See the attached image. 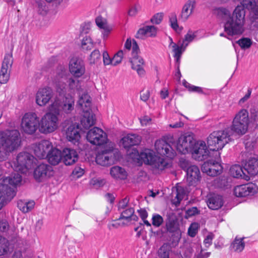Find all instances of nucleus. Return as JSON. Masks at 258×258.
<instances>
[{
    "instance_id": "nucleus-1",
    "label": "nucleus",
    "mask_w": 258,
    "mask_h": 258,
    "mask_svg": "<svg viewBox=\"0 0 258 258\" xmlns=\"http://www.w3.org/2000/svg\"><path fill=\"white\" fill-rule=\"evenodd\" d=\"M242 6H238L231 17L230 11L224 8L218 9L219 15L228 18L224 24L225 32L230 36L241 34L244 31L245 12L244 8L250 10L254 19H258V3L255 0H241Z\"/></svg>"
},
{
    "instance_id": "nucleus-2",
    "label": "nucleus",
    "mask_w": 258,
    "mask_h": 258,
    "mask_svg": "<svg viewBox=\"0 0 258 258\" xmlns=\"http://www.w3.org/2000/svg\"><path fill=\"white\" fill-rule=\"evenodd\" d=\"M69 76L66 69L59 66L56 70L53 79L56 92L59 96L61 95H72L74 96L76 93L81 89L80 81Z\"/></svg>"
},
{
    "instance_id": "nucleus-3",
    "label": "nucleus",
    "mask_w": 258,
    "mask_h": 258,
    "mask_svg": "<svg viewBox=\"0 0 258 258\" xmlns=\"http://www.w3.org/2000/svg\"><path fill=\"white\" fill-rule=\"evenodd\" d=\"M130 157L137 163L142 164L144 162L158 172L163 170L168 166L164 159L156 155L154 151L150 149H145L140 153L133 149L132 152L130 153Z\"/></svg>"
},
{
    "instance_id": "nucleus-4",
    "label": "nucleus",
    "mask_w": 258,
    "mask_h": 258,
    "mask_svg": "<svg viewBox=\"0 0 258 258\" xmlns=\"http://www.w3.org/2000/svg\"><path fill=\"white\" fill-rule=\"evenodd\" d=\"M21 142L20 134L17 130L0 132V161L6 160L20 146Z\"/></svg>"
},
{
    "instance_id": "nucleus-5",
    "label": "nucleus",
    "mask_w": 258,
    "mask_h": 258,
    "mask_svg": "<svg viewBox=\"0 0 258 258\" xmlns=\"http://www.w3.org/2000/svg\"><path fill=\"white\" fill-rule=\"evenodd\" d=\"M232 133L230 128L213 132L208 138V145L209 149L213 151L222 149L227 144L233 141Z\"/></svg>"
},
{
    "instance_id": "nucleus-6",
    "label": "nucleus",
    "mask_w": 258,
    "mask_h": 258,
    "mask_svg": "<svg viewBox=\"0 0 258 258\" xmlns=\"http://www.w3.org/2000/svg\"><path fill=\"white\" fill-rule=\"evenodd\" d=\"M79 109L83 111L81 119V125L86 129L89 128L94 124V116L91 111V101L88 94H83L79 97L77 102Z\"/></svg>"
},
{
    "instance_id": "nucleus-7",
    "label": "nucleus",
    "mask_w": 258,
    "mask_h": 258,
    "mask_svg": "<svg viewBox=\"0 0 258 258\" xmlns=\"http://www.w3.org/2000/svg\"><path fill=\"white\" fill-rule=\"evenodd\" d=\"M59 124V117L51 112H47L39 121L38 128L40 133L48 134L56 131Z\"/></svg>"
},
{
    "instance_id": "nucleus-8",
    "label": "nucleus",
    "mask_w": 258,
    "mask_h": 258,
    "mask_svg": "<svg viewBox=\"0 0 258 258\" xmlns=\"http://www.w3.org/2000/svg\"><path fill=\"white\" fill-rule=\"evenodd\" d=\"M38 125V118L35 113H26L23 116L21 127L24 133L28 134H32L36 131Z\"/></svg>"
},
{
    "instance_id": "nucleus-9",
    "label": "nucleus",
    "mask_w": 258,
    "mask_h": 258,
    "mask_svg": "<svg viewBox=\"0 0 258 258\" xmlns=\"http://www.w3.org/2000/svg\"><path fill=\"white\" fill-rule=\"evenodd\" d=\"M117 160L115 153L113 151L112 143L108 144L107 149L99 152L96 155V162L102 166H109L114 164Z\"/></svg>"
},
{
    "instance_id": "nucleus-10",
    "label": "nucleus",
    "mask_w": 258,
    "mask_h": 258,
    "mask_svg": "<svg viewBox=\"0 0 258 258\" xmlns=\"http://www.w3.org/2000/svg\"><path fill=\"white\" fill-rule=\"evenodd\" d=\"M87 140L92 144L100 146L107 144L108 139L106 134L101 128L94 127L89 130L86 136Z\"/></svg>"
},
{
    "instance_id": "nucleus-11",
    "label": "nucleus",
    "mask_w": 258,
    "mask_h": 258,
    "mask_svg": "<svg viewBox=\"0 0 258 258\" xmlns=\"http://www.w3.org/2000/svg\"><path fill=\"white\" fill-rule=\"evenodd\" d=\"M195 141V139L191 135H183L178 138L174 146L176 150L181 154L190 153Z\"/></svg>"
},
{
    "instance_id": "nucleus-12",
    "label": "nucleus",
    "mask_w": 258,
    "mask_h": 258,
    "mask_svg": "<svg viewBox=\"0 0 258 258\" xmlns=\"http://www.w3.org/2000/svg\"><path fill=\"white\" fill-rule=\"evenodd\" d=\"M139 52V46L136 41H134L133 52L132 57L130 58V61L132 63V69L136 70L140 76H142L145 73V71L143 68L144 61L141 56L138 55Z\"/></svg>"
},
{
    "instance_id": "nucleus-13",
    "label": "nucleus",
    "mask_w": 258,
    "mask_h": 258,
    "mask_svg": "<svg viewBox=\"0 0 258 258\" xmlns=\"http://www.w3.org/2000/svg\"><path fill=\"white\" fill-rule=\"evenodd\" d=\"M54 171L53 168L47 164H40L34 172L35 179L39 182L47 180L53 176Z\"/></svg>"
},
{
    "instance_id": "nucleus-14",
    "label": "nucleus",
    "mask_w": 258,
    "mask_h": 258,
    "mask_svg": "<svg viewBox=\"0 0 258 258\" xmlns=\"http://www.w3.org/2000/svg\"><path fill=\"white\" fill-rule=\"evenodd\" d=\"M53 95V90L50 87L40 88L36 94V103L40 107L45 106L51 100Z\"/></svg>"
},
{
    "instance_id": "nucleus-15",
    "label": "nucleus",
    "mask_w": 258,
    "mask_h": 258,
    "mask_svg": "<svg viewBox=\"0 0 258 258\" xmlns=\"http://www.w3.org/2000/svg\"><path fill=\"white\" fill-rule=\"evenodd\" d=\"M69 69L75 78H80L85 73L86 68L83 60L77 57H72L69 61Z\"/></svg>"
},
{
    "instance_id": "nucleus-16",
    "label": "nucleus",
    "mask_w": 258,
    "mask_h": 258,
    "mask_svg": "<svg viewBox=\"0 0 258 258\" xmlns=\"http://www.w3.org/2000/svg\"><path fill=\"white\" fill-rule=\"evenodd\" d=\"M190 153L194 159L200 161L208 156L209 151L204 141L195 140Z\"/></svg>"
},
{
    "instance_id": "nucleus-17",
    "label": "nucleus",
    "mask_w": 258,
    "mask_h": 258,
    "mask_svg": "<svg viewBox=\"0 0 258 258\" xmlns=\"http://www.w3.org/2000/svg\"><path fill=\"white\" fill-rule=\"evenodd\" d=\"M95 23L101 33V38L104 41L106 40L113 30V25L101 16L96 18Z\"/></svg>"
},
{
    "instance_id": "nucleus-18",
    "label": "nucleus",
    "mask_w": 258,
    "mask_h": 258,
    "mask_svg": "<svg viewBox=\"0 0 258 258\" xmlns=\"http://www.w3.org/2000/svg\"><path fill=\"white\" fill-rule=\"evenodd\" d=\"M0 181V209L11 201L16 196V190L9 188Z\"/></svg>"
},
{
    "instance_id": "nucleus-19",
    "label": "nucleus",
    "mask_w": 258,
    "mask_h": 258,
    "mask_svg": "<svg viewBox=\"0 0 258 258\" xmlns=\"http://www.w3.org/2000/svg\"><path fill=\"white\" fill-rule=\"evenodd\" d=\"M155 149L159 154L169 158H173L175 155V152L171 146L162 139L156 141Z\"/></svg>"
},
{
    "instance_id": "nucleus-20",
    "label": "nucleus",
    "mask_w": 258,
    "mask_h": 258,
    "mask_svg": "<svg viewBox=\"0 0 258 258\" xmlns=\"http://www.w3.org/2000/svg\"><path fill=\"white\" fill-rule=\"evenodd\" d=\"M257 190V187L255 184L247 183L235 186L234 194L236 197H244L254 195Z\"/></svg>"
},
{
    "instance_id": "nucleus-21",
    "label": "nucleus",
    "mask_w": 258,
    "mask_h": 258,
    "mask_svg": "<svg viewBox=\"0 0 258 258\" xmlns=\"http://www.w3.org/2000/svg\"><path fill=\"white\" fill-rule=\"evenodd\" d=\"M202 170L208 175L215 176L222 171V167L218 161L209 160L203 164Z\"/></svg>"
},
{
    "instance_id": "nucleus-22",
    "label": "nucleus",
    "mask_w": 258,
    "mask_h": 258,
    "mask_svg": "<svg viewBox=\"0 0 258 258\" xmlns=\"http://www.w3.org/2000/svg\"><path fill=\"white\" fill-rule=\"evenodd\" d=\"M80 128L78 124L76 123L72 124L67 129L66 131V136L68 140L74 145H77L79 148L82 149L80 147L81 143L80 140L81 136L80 134Z\"/></svg>"
},
{
    "instance_id": "nucleus-23",
    "label": "nucleus",
    "mask_w": 258,
    "mask_h": 258,
    "mask_svg": "<svg viewBox=\"0 0 258 258\" xmlns=\"http://www.w3.org/2000/svg\"><path fill=\"white\" fill-rule=\"evenodd\" d=\"M186 180L190 185L196 186L201 179V173L199 168L196 165H190L186 169Z\"/></svg>"
},
{
    "instance_id": "nucleus-24",
    "label": "nucleus",
    "mask_w": 258,
    "mask_h": 258,
    "mask_svg": "<svg viewBox=\"0 0 258 258\" xmlns=\"http://www.w3.org/2000/svg\"><path fill=\"white\" fill-rule=\"evenodd\" d=\"M51 143L47 140L41 141L33 147L34 153L40 159L45 158L47 152L51 149Z\"/></svg>"
},
{
    "instance_id": "nucleus-25",
    "label": "nucleus",
    "mask_w": 258,
    "mask_h": 258,
    "mask_svg": "<svg viewBox=\"0 0 258 258\" xmlns=\"http://www.w3.org/2000/svg\"><path fill=\"white\" fill-rule=\"evenodd\" d=\"M197 0H188L182 7L179 18L183 21H187L194 12Z\"/></svg>"
},
{
    "instance_id": "nucleus-26",
    "label": "nucleus",
    "mask_w": 258,
    "mask_h": 258,
    "mask_svg": "<svg viewBox=\"0 0 258 258\" xmlns=\"http://www.w3.org/2000/svg\"><path fill=\"white\" fill-rule=\"evenodd\" d=\"M78 160V155L76 150L66 148L62 151V161L66 165H71Z\"/></svg>"
},
{
    "instance_id": "nucleus-27",
    "label": "nucleus",
    "mask_w": 258,
    "mask_h": 258,
    "mask_svg": "<svg viewBox=\"0 0 258 258\" xmlns=\"http://www.w3.org/2000/svg\"><path fill=\"white\" fill-rule=\"evenodd\" d=\"M48 162L51 165H57L62 160V152L53 147L51 144V149L47 152L46 157Z\"/></svg>"
},
{
    "instance_id": "nucleus-28",
    "label": "nucleus",
    "mask_w": 258,
    "mask_h": 258,
    "mask_svg": "<svg viewBox=\"0 0 258 258\" xmlns=\"http://www.w3.org/2000/svg\"><path fill=\"white\" fill-rule=\"evenodd\" d=\"M169 49L173 53V56L175 58L176 62L177 63H179L181 56L183 52L185 50L186 47L182 46V43L180 42L178 44L173 42L171 37H169Z\"/></svg>"
},
{
    "instance_id": "nucleus-29",
    "label": "nucleus",
    "mask_w": 258,
    "mask_h": 258,
    "mask_svg": "<svg viewBox=\"0 0 258 258\" xmlns=\"http://www.w3.org/2000/svg\"><path fill=\"white\" fill-rule=\"evenodd\" d=\"M61 96H63V99L62 104L61 105V109L64 113L70 114L74 109V96L70 94L61 95Z\"/></svg>"
},
{
    "instance_id": "nucleus-30",
    "label": "nucleus",
    "mask_w": 258,
    "mask_h": 258,
    "mask_svg": "<svg viewBox=\"0 0 258 258\" xmlns=\"http://www.w3.org/2000/svg\"><path fill=\"white\" fill-rule=\"evenodd\" d=\"M141 139V137L137 134H129L122 138L120 144L124 148H127L131 146L139 145Z\"/></svg>"
},
{
    "instance_id": "nucleus-31",
    "label": "nucleus",
    "mask_w": 258,
    "mask_h": 258,
    "mask_svg": "<svg viewBox=\"0 0 258 258\" xmlns=\"http://www.w3.org/2000/svg\"><path fill=\"white\" fill-rule=\"evenodd\" d=\"M156 34V27L154 26H145L138 30L136 34V37L144 39L146 37H154Z\"/></svg>"
},
{
    "instance_id": "nucleus-32",
    "label": "nucleus",
    "mask_w": 258,
    "mask_h": 258,
    "mask_svg": "<svg viewBox=\"0 0 258 258\" xmlns=\"http://www.w3.org/2000/svg\"><path fill=\"white\" fill-rule=\"evenodd\" d=\"M208 207L213 210L220 209L223 205L222 197L218 195H210L207 201Z\"/></svg>"
},
{
    "instance_id": "nucleus-33",
    "label": "nucleus",
    "mask_w": 258,
    "mask_h": 258,
    "mask_svg": "<svg viewBox=\"0 0 258 258\" xmlns=\"http://www.w3.org/2000/svg\"><path fill=\"white\" fill-rule=\"evenodd\" d=\"M249 124L240 122H232L231 128V133H233L239 136H242L245 134L248 128Z\"/></svg>"
},
{
    "instance_id": "nucleus-34",
    "label": "nucleus",
    "mask_w": 258,
    "mask_h": 258,
    "mask_svg": "<svg viewBox=\"0 0 258 258\" xmlns=\"http://www.w3.org/2000/svg\"><path fill=\"white\" fill-rule=\"evenodd\" d=\"M138 217L134 214V209L131 207H127L121 212L119 220H124L126 222L123 224H127L132 220L136 221Z\"/></svg>"
},
{
    "instance_id": "nucleus-35",
    "label": "nucleus",
    "mask_w": 258,
    "mask_h": 258,
    "mask_svg": "<svg viewBox=\"0 0 258 258\" xmlns=\"http://www.w3.org/2000/svg\"><path fill=\"white\" fill-rule=\"evenodd\" d=\"M244 170L250 175H254L258 172V160L249 159L244 165Z\"/></svg>"
},
{
    "instance_id": "nucleus-36",
    "label": "nucleus",
    "mask_w": 258,
    "mask_h": 258,
    "mask_svg": "<svg viewBox=\"0 0 258 258\" xmlns=\"http://www.w3.org/2000/svg\"><path fill=\"white\" fill-rule=\"evenodd\" d=\"M232 122L233 123H249L248 112L246 109H241L238 111L235 115Z\"/></svg>"
},
{
    "instance_id": "nucleus-37",
    "label": "nucleus",
    "mask_w": 258,
    "mask_h": 258,
    "mask_svg": "<svg viewBox=\"0 0 258 258\" xmlns=\"http://www.w3.org/2000/svg\"><path fill=\"white\" fill-rule=\"evenodd\" d=\"M33 201L19 200L17 202L18 209L23 213H26L31 211L34 207Z\"/></svg>"
},
{
    "instance_id": "nucleus-38",
    "label": "nucleus",
    "mask_w": 258,
    "mask_h": 258,
    "mask_svg": "<svg viewBox=\"0 0 258 258\" xmlns=\"http://www.w3.org/2000/svg\"><path fill=\"white\" fill-rule=\"evenodd\" d=\"M111 175L114 178L124 179L126 177L127 173L122 167L115 166L110 169Z\"/></svg>"
},
{
    "instance_id": "nucleus-39",
    "label": "nucleus",
    "mask_w": 258,
    "mask_h": 258,
    "mask_svg": "<svg viewBox=\"0 0 258 258\" xmlns=\"http://www.w3.org/2000/svg\"><path fill=\"white\" fill-rule=\"evenodd\" d=\"M61 104L59 99L55 97L51 102L48 107V112H51L54 114H57L59 117L60 112Z\"/></svg>"
},
{
    "instance_id": "nucleus-40",
    "label": "nucleus",
    "mask_w": 258,
    "mask_h": 258,
    "mask_svg": "<svg viewBox=\"0 0 258 258\" xmlns=\"http://www.w3.org/2000/svg\"><path fill=\"white\" fill-rule=\"evenodd\" d=\"M230 172L231 175L234 177H245V173L239 165L235 164L232 166L230 169Z\"/></svg>"
},
{
    "instance_id": "nucleus-41",
    "label": "nucleus",
    "mask_w": 258,
    "mask_h": 258,
    "mask_svg": "<svg viewBox=\"0 0 258 258\" xmlns=\"http://www.w3.org/2000/svg\"><path fill=\"white\" fill-rule=\"evenodd\" d=\"M176 197L173 200L172 203L177 206L179 205L180 201L185 197L186 191L182 186H179L176 188Z\"/></svg>"
},
{
    "instance_id": "nucleus-42",
    "label": "nucleus",
    "mask_w": 258,
    "mask_h": 258,
    "mask_svg": "<svg viewBox=\"0 0 258 258\" xmlns=\"http://www.w3.org/2000/svg\"><path fill=\"white\" fill-rule=\"evenodd\" d=\"M183 85L190 92H194L200 94H206L207 89L200 87L191 85L185 81L182 82Z\"/></svg>"
},
{
    "instance_id": "nucleus-43",
    "label": "nucleus",
    "mask_w": 258,
    "mask_h": 258,
    "mask_svg": "<svg viewBox=\"0 0 258 258\" xmlns=\"http://www.w3.org/2000/svg\"><path fill=\"white\" fill-rule=\"evenodd\" d=\"M9 250V242L8 240L0 236V255L6 254Z\"/></svg>"
},
{
    "instance_id": "nucleus-44",
    "label": "nucleus",
    "mask_w": 258,
    "mask_h": 258,
    "mask_svg": "<svg viewBox=\"0 0 258 258\" xmlns=\"http://www.w3.org/2000/svg\"><path fill=\"white\" fill-rule=\"evenodd\" d=\"M197 32L188 31L187 33L185 35L184 39L182 40V46H186L188 44L193 41L197 37Z\"/></svg>"
},
{
    "instance_id": "nucleus-45",
    "label": "nucleus",
    "mask_w": 258,
    "mask_h": 258,
    "mask_svg": "<svg viewBox=\"0 0 258 258\" xmlns=\"http://www.w3.org/2000/svg\"><path fill=\"white\" fill-rule=\"evenodd\" d=\"M16 227L13 226L10 227L7 221L0 222V232H7L8 234H12V233H16Z\"/></svg>"
},
{
    "instance_id": "nucleus-46",
    "label": "nucleus",
    "mask_w": 258,
    "mask_h": 258,
    "mask_svg": "<svg viewBox=\"0 0 258 258\" xmlns=\"http://www.w3.org/2000/svg\"><path fill=\"white\" fill-rule=\"evenodd\" d=\"M10 70L2 67L0 71V83H6L10 78Z\"/></svg>"
},
{
    "instance_id": "nucleus-47",
    "label": "nucleus",
    "mask_w": 258,
    "mask_h": 258,
    "mask_svg": "<svg viewBox=\"0 0 258 258\" xmlns=\"http://www.w3.org/2000/svg\"><path fill=\"white\" fill-rule=\"evenodd\" d=\"M94 45V43L90 36L85 37L82 41V47L84 50H90Z\"/></svg>"
},
{
    "instance_id": "nucleus-48",
    "label": "nucleus",
    "mask_w": 258,
    "mask_h": 258,
    "mask_svg": "<svg viewBox=\"0 0 258 258\" xmlns=\"http://www.w3.org/2000/svg\"><path fill=\"white\" fill-rule=\"evenodd\" d=\"M101 54L98 49H95L90 55L89 58V63L91 64L97 63L100 60Z\"/></svg>"
},
{
    "instance_id": "nucleus-49",
    "label": "nucleus",
    "mask_w": 258,
    "mask_h": 258,
    "mask_svg": "<svg viewBox=\"0 0 258 258\" xmlns=\"http://www.w3.org/2000/svg\"><path fill=\"white\" fill-rule=\"evenodd\" d=\"M245 244L242 238H236L232 244V248L236 252H241L244 247Z\"/></svg>"
},
{
    "instance_id": "nucleus-50",
    "label": "nucleus",
    "mask_w": 258,
    "mask_h": 258,
    "mask_svg": "<svg viewBox=\"0 0 258 258\" xmlns=\"http://www.w3.org/2000/svg\"><path fill=\"white\" fill-rule=\"evenodd\" d=\"M169 22L172 28L177 32H179L181 29L177 23L176 15L175 13H172L169 16Z\"/></svg>"
},
{
    "instance_id": "nucleus-51",
    "label": "nucleus",
    "mask_w": 258,
    "mask_h": 258,
    "mask_svg": "<svg viewBox=\"0 0 258 258\" xmlns=\"http://www.w3.org/2000/svg\"><path fill=\"white\" fill-rule=\"evenodd\" d=\"M13 57L12 55L10 53L6 54L5 55L2 67L5 68V69L11 70L13 64Z\"/></svg>"
},
{
    "instance_id": "nucleus-52",
    "label": "nucleus",
    "mask_w": 258,
    "mask_h": 258,
    "mask_svg": "<svg viewBox=\"0 0 258 258\" xmlns=\"http://www.w3.org/2000/svg\"><path fill=\"white\" fill-rule=\"evenodd\" d=\"M125 54V51L122 50L118 51L112 57L113 66H115L119 64L122 59L123 56Z\"/></svg>"
},
{
    "instance_id": "nucleus-53",
    "label": "nucleus",
    "mask_w": 258,
    "mask_h": 258,
    "mask_svg": "<svg viewBox=\"0 0 258 258\" xmlns=\"http://www.w3.org/2000/svg\"><path fill=\"white\" fill-rule=\"evenodd\" d=\"M199 229V224L198 223H192L188 229V235L191 237H194L197 234Z\"/></svg>"
},
{
    "instance_id": "nucleus-54",
    "label": "nucleus",
    "mask_w": 258,
    "mask_h": 258,
    "mask_svg": "<svg viewBox=\"0 0 258 258\" xmlns=\"http://www.w3.org/2000/svg\"><path fill=\"white\" fill-rule=\"evenodd\" d=\"M163 223V218L161 216L158 214H154L152 218V224L156 227H160Z\"/></svg>"
},
{
    "instance_id": "nucleus-55",
    "label": "nucleus",
    "mask_w": 258,
    "mask_h": 258,
    "mask_svg": "<svg viewBox=\"0 0 258 258\" xmlns=\"http://www.w3.org/2000/svg\"><path fill=\"white\" fill-rule=\"evenodd\" d=\"M237 43L242 49H247L250 47L252 44V41L250 39L248 38H243L237 41Z\"/></svg>"
},
{
    "instance_id": "nucleus-56",
    "label": "nucleus",
    "mask_w": 258,
    "mask_h": 258,
    "mask_svg": "<svg viewBox=\"0 0 258 258\" xmlns=\"http://www.w3.org/2000/svg\"><path fill=\"white\" fill-rule=\"evenodd\" d=\"M13 258H34V254L31 251H28L22 253L20 252H15Z\"/></svg>"
},
{
    "instance_id": "nucleus-57",
    "label": "nucleus",
    "mask_w": 258,
    "mask_h": 258,
    "mask_svg": "<svg viewBox=\"0 0 258 258\" xmlns=\"http://www.w3.org/2000/svg\"><path fill=\"white\" fill-rule=\"evenodd\" d=\"M36 9L37 12L41 15H44L47 11V7L45 3L43 1H39L36 3Z\"/></svg>"
},
{
    "instance_id": "nucleus-58",
    "label": "nucleus",
    "mask_w": 258,
    "mask_h": 258,
    "mask_svg": "<svg viewBox=\"0 0 258 258\" xmlns=\"http://www.w3.org/2000/svg\"><path fill=\"white\" fill-rule=\"evenodd\" d=\"M103 64L106 66H113L112 58H111L106 50H104L102 52Z\"/></svg>"
},
{
    "instance_id": "nucleus-59",
    "label": "nucleus",
    "mask_w": 258,
    "mask_h": 258,
    "mask_svg": "<svg viewBox=\"0 0 258 258\" xmlns=\"http://www.w3.org/2000/svg\"><path fill=\"white\" fill-rule=\"evenodd\" d=\"M163 14L162 13L155 14L151 19V22L153 24H159L162 20Z\"/></svg>"
},
{
    "instance_id": "nucleus-60",
    "label": "nucleus",
    "mask_w": 258,
    "mask_h": 258,
    "mask_svg": "<svg viewBox=\"0 0 258 258\" xmlns=\"http://www.w3.org/2000/svg\"><path fill=\"white\" fill-rule=\"evenodd\" d=\"M167 229L168 231L173 232L177 228V222L175 221H169L166 223Z\"/></svg>"
},
{
    "instance_id": "nucleus-61",
    "label": "nucleus",
    "mask_w": 258,
    "mask_h": 258,
    "mask_svg": "<svg viewBox=\"0 0 258 258\" xmlns=\"http://www.w3.org/2000/svg\"><path fill=\"white\" fill-rule=\"evenodd\" d=\"M213 238L214 235L212 233L208 234L204 240V243L206 247H208L212 244Z\"/></svg>"
},
{
    "instance_id": "nucleus-62",
    "label": "nucleus",
    "mask_w": 258,
    "mask_h": 258,
    "mask_svg": "<svg viewBox=\"0 0 258 258\" xmlns=\"http://www.w3.org/2000/svg\"><path fill=\"white\" fill-rule=\"evenodd\" d=\"M84 174V170L80 167H76L73 171V174L77 178L81 177Z\"/></svg>"
},
{
    "instance_id": "nucleus-63",
    "label": "nucleus",
    "mask_w": 258,
    "mask_h": 258,
    "mask_svg": "<svg viewBox=\"0 0 258 258\" xmlns=\"http://www.w3.org/2000/svg\"><path fill=\"white\" fill-rule=\"evenodd\" d=\"M179 165L182 169L186 171L187 168L192 165L188 160L181 158L179 161Z\"/></svg>"
},
{
    "instance_id": "nucleus-64",
    "label": "nucleus",
    "mask_w": 258,
    "mask_h": 258,
    "mask_svg": "<svg viewBox=\"0 0 258 258\" xmlns=\"http://www.w3.org/2000/svg\"><path fill=\"white\" fill-rule=\"evenodd\" d=\"M134 41H136L135 40H132L131 38H127L124 43V49H125L124 51L126 50H130L132 48V53L133 52V45Z\"/></svg>"
}]
</instances>
